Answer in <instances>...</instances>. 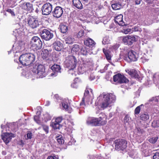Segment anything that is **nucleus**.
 <instances>
[{
    "label": "nucleus",
    "instance_id": "43",
    "mask_svg": "<svg viewBox=\"0 0 159 159\" xmlns=\"http://www.w3.org/2000/svg\"><path fill=\"white\" fill-rule=\"evenodd\" d=\"M63 120L62 116H59L56 118L55 121L60 124Z\"/></svg>",
    "mask_w": 159,
    "mask_h": 159
},
{
    "label": "nucleus",
    "instance_id": "18",
    "mask_svg": "<svg viewBox=\"0 0 159 159\" xmlns=\"http://www.w3.org/2000/svg\"><path fill=\"white\" fill-rule=\"evenodd\" d=\"M123 16L122 14H120L115 18V22L118 24L119 25L122 26L126 25L125 23L123 21Z\"/></svg>",
    "mask_w": 159,
    "mask_h": 159
},
{
    "label": "nucleus",
    "instance_id": "38",
    "mask_svg": "<svg viewBox=\"0 0 159 159\" xmlns=\"http://www.w3.org/2000/svg\"><path fill=\"white\" fill-rule=\"evenodd\" d=\"M65 42L67 44H72L73 42V39L70 37H68V38H66V39Z\"/></svg>",
    "mask_w": 159,
    "mask_h": 159
},
{
    "label": "nucleus",
    "instance_id": "58",
    "mask_svg": "<svg viewBox=\"0 0 159 159\" xmlns=\"http://www.w3.org/2000/svg\"><path fill=\"white\" fill-rule=\"evenodd\" d=\"M20 142L21 143V144L22 145H24V143H23V140H21L20 141Z\"/></svg>",
    "mask_w": 159,
    "mask_h": 159
},
{
    "label": "nucleus",
    "instance_id": "13",
    "mask_svg": "<svg viewBox=\"0 0 159 159\" xmlns=\"http://www.w3.org/2000/svg\"><path fill=\"white\" fill-rule=\"evenodd\" d=\"M2 139L4 143L7 144L11 139L12 137H15V134L11 133H9L7 132H5L3 133L2 135Z\"/></svg>",
    "mask_w": 159,
    "mask_h": 159
},
{
    "label": "nucleus",
    "instance_id": "56",
    "mask_svg": "<svg viewBox=\"0 0 159 159\" xmlns=\"http://www.w3.org/2000/svg\"><path fill=\"white\" fill-rule=\"evenodd\" d=\"M84 104V100L83 99L82 102L80 103V105H83Z\"/></svg>",
    "mask_w": 159,
    "mask_h": 159
},
{
    "label": "nucleus",
    "instance_id": "50",
    "mask_svg": "<svg viewBox=\"0 0 159 159\" xmlns=\"http://www.w3.org/2000/svg\"><path fill=\"white\" fill-rule=\"evenodd\" d=\"M69 73L71 74L72 75L75 76L76 75L75 71H74L73 70H71L70 71L69 70Z\"/></svg>",
    "mask_w": 159,
    "mask_h": 159
},
{
    "label": "nucleus",
    "instance_id": "26",
    "mask_svg": "<svg viewBox=\"0 0 159 159\" xmlns=\"http://www.w3.org/2000/svg\"><path fill=\"white\" fill-rule=\"evenodd\" d=\"M103 51L106 56V58L107 60H111V56L110 55V52L108 50L103 49Z\"/></svg>",
    "mask_w": 159,
    "mask_h": 159
},
{
    "label": "nucleus",
    "instance_id": "25",
    "mask_svg": "<svg viewBox=\"0 0 159 159\" xmlns=\"http://www.w3.org/2000/svg\"><path fill=\"white\" fill-rule=\"evenodd\" d=\"M51 69L54 72H58L60 71L61 67L59 65L54 64L51 67Z\"/></svg>",
    "mask_w": 159,
    "mask_h": 159
},
{
    "label": "nucleus",
    "instance_id": "49",
    "mask_svg": "<svg viewBox=\"0 0 159 159\" xmlns=\"http://www.w3.org/2000/svg\"><path fill=\"white\" fill-rule=\"evenodd\" d=\"M124 121L125 122H128L129 120V116L128 115H126L124 118Z\"/></svg>",
    "mask_w": 159,
    "mask_h": 159
},
{
    "label": "nucleus",
    "instance_id": "27",
    "mask_svg": "<svg viewBox=\"0 0 159 159\" xmlns=\"http://www.w3.org/2000/svg\"><path fill=\"white\" fill-rule=\"evenodd\" d=\"M80 49L79 46L78 44H75L73 45L71 51L76 53L79 51Z\"/></svg>",
    "mask_w": 159,
    "mask_h": 159
},
{
    "label": "nucleus",
    "instance_id": "22",
    "mask_svg": "<svg viewBox=\"0 0 159 159\" xmlns=\"http://www.w3.org/2000/svg\"><path fill=\"white\" fill-rule=\"evenodd\" d=\"M72 4L79 9H81L83 8V5L80 0H72Z\"/></svg>",
    "mask_w": 159,
    "mask_h": 159
},
{
    "label": "nucleus",
    "instance_id": "8",
    "mask_svg": "<svg viewBox=\"0 0 159 159\" xmlns=\"http://www.w3.org/2000/svg\"><path fill=\"white\" fill-rule=\"evenodd\" d=\"M127 57H124V59L128 62L135 61L137 60L138 55L137 53L133 50H130L128 53Z\"/></svg>",
    "mask_w": 159,
    "mask_h": 159
},
{
    "label": "nucleus",
    "instance_id": "51",
    "mask_svg": "<svg viewBox=\"0 0 159 159\" xmlns=\"http://www.w3.org/2000/svg\"><path fill=\"white\" fill-rule=\"evenodd\" d=\"M137 129L139 133H140L141 134H142L143 133V129H141L139 127L137 128Z\"/></svg>",
    "mask_w": 159,
    "mask_h": 159
},
{
    "label": "nucleus",
    "instance_id": "29",
    "mask_svg": "<svg viewBox=\"0 0 159 159\" xmlns=\"http://www.w3.org/2000/svg\"><path fill=\"white\" fill-rule=\"evenodd\" d=\"M57 142L59 144H63L64 142L63 138L61 135H59L56 138Z\"/></svg>",
    "mask_w": 159,
    "mask_h": 159
},
{
    "label": "nucleus",
    "instance_id": "9",
    "mask_svg": "<svg viewBox=\"0 0 159 159\" xmlns=\"http://www.w3.org/2000/svg\"><path fill=\"white\" fill-rule=\"evenodd\" d=\"M113 81L119 83H126L129 81L123 75L118 73L113 77Z\"/></svg>",
    "mask_w": 159,
    "mask_h": 159
},
{
    "label": "nucleus",
    "instance_id": "30",
    "mask_svg": "<svg viewBox=\"0 0 159 159\" xmlns=\"http://www.w3.org/2000/svg\"><path fill=\"white\" fill-rule=\"evenodd\" d=\"M149 118V116L147 114H141L140 116V120L145 121L148 120Z\"/></svg>",
    "mask_w": 159,
    "mask_h": 159
},
{
    "label": "nucleus",
    "instance_id": "37",
    "mask_svg": "<svg viewBox=\"0 0 159 159\" xmlns=\"http://www.w3.org/2000/svg\"><path fill=\"white\" fill-rule=\"evenodd\" d=\"M42 127L43 129L45 132L46 134H48L49 132L48 126L47 125H42Z\"/></svg>",
    "mask_w": 159,
    "mask_h": 159
},
{
    "label": "nucleus",
    "instance_id": "24",
    "mask_svg": "<svg viewBox=\"0 0 159 159\" xmlns=\"http://www.w3.org/2000/svg\"><path fill=\"white\" fill-rule=\"evenodd\" d=\"M153 80L156 85L159 86V74L155 73L153 76Z\"/></svg>",
    "mask_w": 159,
    "mask_h": 159
},
{
    "label": "nucleus",
    "instance_id": "15",
    "mask_svg": "<svg viewBox=\"0 0 159 159\" xmlns=\"http://www.w3.org/2000/svg\"><path fill=\"white\" fill-rule=\"evenodd\" d=\"M63 8L60 6H56L52 11L53 16L58 18L61 17L63 14Z\"/></svg>",
    "mask_w": 159,
    "mask_h": 159
},
{
    "label": "nucleus",
    "instance_id": "28",
    "mask_svg": "<svg viewBox=\"0 0 159 159\" xmlns=\"http://www.w3.org/2000/svg\"><path fill=\"white\" fill-rule=\"evenodd\" d=\"M60 27L61 32L63 33H65L68 30V28L67 26L64 25H60Z\"/></svg>",
    "mask_w": 159,
    "mask_h": 159
},
{
    "label": "nucleus",
    "instance_id": "34",
    "mask_svg": "<svg viewBox=\"0 0 159 159\" xmlns=\"http://www.w3.org/2000/svg\"><path fill=\"white\" fill-rule=\"evenodd\" d=\"M50 125L54 129H59L60 126V124L55 121L52 122Z\"/></svg>",
    "mask_w": 159,
    "mask_h": 159
},
{
    "label": "nucleus",
    "instance_id": "54",
    "mask_svg": "<svg viewBox=\"0 0 159 159\" xmlns=\"http://www.w3.org/2000/svg\"><path fill=\"white\" fill-rule=\"evenodd\" d=\"M156 123V122L155 121H153V122L152 123V126L154 127H156L157 126H158L155 125Z\"/></svg>",
    "mask_w": 159,
    "mask_h": 159
},
{
    "label": "nucleus",
    "instance_id": "48",
    "mask_svg": "<svg viewBox=\"0 0 159 159\" xmlns=\"http://www.w3.org/2000/svg\"><path fill=\"white\" fill-rule=\"evenodd\" d=\"M79 86L78 85H77L76 84H75V83L74 82L71 84V87L74 88L76 89L78 88Z\"/></svg>",
    "mask_w": 159,
    "mask_h": 159
},
{
    "label": "nucleus",
    "instance_id": "42",
    "mask_svg": "<svg viewBox=\"0 0 159 159\" xmlns=\"http://www.w3.org/2000/svg\"><path fill=\"white\" fill-rule=\"evenodd\" d=\"M62 105L63 107L66 110L68 109V105L67 102H62Z\"/></svg>",
    "mask_w": 159,
    "mask_h": 159
},
{
    "label": "nucleus",
    "instance_id": "36",
    "mask_svg": "<svg viewBox=\"0 0 159 159\" xmlns=\"http://www.w3.org/2000/svg\"><path fill=\"white\" fill-rule=\"evenodd\" d=\"M132 30L131 29H124L122 30V32L125 34H127L130 33H131Z\"/></svg>",
    "mask_w": 159,
    "mask_h": 159
},
{
    "label": "nucleus",
    "instance_id": "14",
    "mask_svg": "<svg viewBox=\"0 0 159 159\" xmlns=\"http://www.w3.org/2000/svg\"><path fill=\"white\" fill-rule=\"evenodd\" d=\"M19 7L23 10L28 12H30L33 9V4L30 2H23L20 4Z\"/></svg>",
    "mask_w": 159,
    "mask_h": 159
},
{
    "label": "nucleus",
    "instance_id": "1",
    "mask_svg": "<svg viewBox=\"0 0 159 159\" xmlns=\"http://www.w3.org/2000/svg\"><path fill=\"white\" fill-rule=\"evenodd\" d=\"M35 55L31 53L23 54L20 56L19 60L20 62L24 66H29L32 64L35 60Z\"/></svg>",
    "mask_w": 159,
    "mask_h": 159
},
{
    "label": "nucleus",
    "instance_id": "19",
    "mask_svg": "<svg viewBox=\"0 0 159 159\" xmlns=\"http://www.w3.org/2000/svg\"><path fill=\"white\" fill-rule=\"evenodd\" d=\"M98 118H93L87 121V123L91 124L93 126H101Z\"/></svg>",
    "mask_w": 159,
    "mask_h": 159
},
{
    "label": "nucleus",
    "instance_id": "59",
    "mask_svg": "<svg viewBox=\"0 0 159 159\" xmlns=\"http://www.w3.org/2000/svg\"><path fill=\"white\" fill-rule=\"evenodd\" d=\"M83 0L86 2H88L89 1V0Z\"/></svg>",
    "mask_w": 159,
    "mask_h": 159
},
{
    "label": "nucleus",
    "instance_id": "11",
    "mask_svg": "<svg viewBox=\"0 0 159 159\" xmlns=\"http://www.w3.org/2000/svg\"><path fill=\"white\" fill-rule=\"evenodd\" d=\"M122 41L125 45L131 46L133 43L136 41L135 37L133 35H128L122 37Z\"/></svg>",
    "mask_w": 159,
    "mask_h": 159
},
{
    "label": "nucleus",
    "instance_id": "40",
    "mask_svg": "<svg viewBox=\"0 0 159 159\" xmlns=\"http://www.w3.org/2000/svg\"><path fill=\"white\" fill-rule=\"evenodd\" d=\"M74 82L75 83V84H76L79 86L82 83V81L78 77L75 78L74 80Z\"/></svg>",
    "mask_w": 159,
    "mask_h": 159
},
{
    "label": "nucleus",
    "instance_id": "33",
    "mask_svg": "<svg viewBox=\"0 0 159 159\" xmlns=\"http://www.w3.org/2000/svg\"><path fill=\"white\" fill-rule=\"evenodd\" d=\"M158 139V137L157 136L153 137L150 138L149 139L148 141L151 143L154 144L157 142Z\"/></svg>",
    "mask_w": 159,
    "mask_h": 159
},
{
    "label": "nucleus",
    "instance_id": "10",
    "mask_svg": "<svg viewBox=\"0 0 159 159\" xmlns=\"http://www.w3.org/2000/svg\"><path fill=\"white\" fill-rule=\"evenodd\" d=\"M41 38L46 41H48L52 39L53 34L47 29H44L40 33Z\"/></svg>",
    "mask_w": 159,
    "mask_h": 159
},
{
    "label": "nucleus",
    "instance_id": "4",
    "mask_svg": "<svg viewBox=\"0 0 159 159\" xmlns=\"http://www.w3.org/2000/svg\"><path fill=\"white\" fill-rule=\"evenodd\" d=\"M115 149L118 151H123L127 147V143L125 139H117L114 142Z\"/></svg>",
    "mask_w": 159,
    "mask_h": 159
},
{
    "label": "nucleus",
    "instance_id": "20",
    "mask_svg": "<svg viewBox=\"0 0 159 159\" xmlns=\"http://www.w3.org/2000/svg\"><path fill=\"white\" fill-rule=\"evenodd\" d=\"M84 44L86 46L92 48L94 46L96 43L92 39L88 38L84 41Z\"/></svg>",
    "mask_w": 159,
    "mask_h": 159
},
{
    "label": "nucleus",
    "instance_id": "53",
    "mask_svg": "<svg viewBox=\"0 0 159 159\" xmlns=\"http://www.w3.org/2000/svg\"><path fill=\"white\" fill-rule=\"evenodd\" d=\"M106 40V38H104L103 39V41H102V43L103 44H107L108 43V42H107L106 41H105V40Z\"/></svg>",
    "mask_w": 159,
    "mask_h": 159
},
{
    "label": "nucleus",
    "instance_id": "60",
    "mask_svg": "<svg viewBox=\"0 0 159 159\" xmlns=\"http://www.w3.org/2000/svg\"><path fill=\"white\" fill-rule=\"evenodd\" d=\"M152 100H153V99H150V100H149V101H152Z\"/></svg>",
    "mask_w": 159,
    "mask_h": 159
},
{
    "label": "nucleus",
    "instance_id": "41",
    "mask_svg": "<svg viewBox=\"0 0 159 159\" xmlns=\"http://www.w3.org/2000/svg\"><path fill=\"white\" fill-rule=\"evenodd\" d=\"M84 31L83 30H81L77 34V37L78 38H80L82 37L84 35Z\"/></svg>",
    "mask_w": 159,
    "mask_h": 159
},
{
    "label": "nucleus",
    "instance_id": "46",
    "mask_svg": "<svg viewBox=\"0 0 159 159\" xmlns=\"http://www.w3.org/2000/svg\"><path fill=\"white\" fill-rule=\"evenodd\" d=\"M6 11L11 14L12 16L15 15L14 11L8 8L6 10Z\"/></svg>",
    "mask_w": 159,
    "mask_h": 159
},
{
    "label": "nucleus",
    "instance_id": "55",
    "mask_svg": "<svg viewBox=\"0 0 159 159\" xmlns=\"http://www.w3.org/2000/svg\"><path fill=\"white\" fill-rule=\"evenodd\" d=\"M54 97L57 99H58L59 98V96L58 94H56L54 95Z\"/></svg>",
    "mask_w": 159,
    "mask_h": 159
},
{
    "label": "nucleus",
    "instance_id": "23",
    "mask_svg": "<svg viewBox=\"0 0 159 159\" xmlns=\"http://www.w3.org/2000/svg\"><path fill=\"white\" fill-rule=\"evenodd\" d=\"M52 50H49V51L47 49H44L43 50L41 55L42 58L43 59H47L48 58V55H49V51L51 52Z\"/></svg>",
    "mask_w": 159,
    "mask_h": 159
},
{
    "label": "nucleus",
    "instance_id": "35",
    "mask_svg": "<svg viewBox=\"0 0 159 159\" xmlns=\"http://www.w3.org/2000/svg\"><path fill=\"white\" fill-rule=\"evenodd\" d=\"M91 59L90 58H86L84 61V64L85 65H91L92 64Z\"/></svg>",
    "mask_w": 159,
    "mask_h": 159
},
{
    "label": "nucleus",
    "instance_id": "17",
    "mask_svg": "<svg viewBox=\"0 0 159 159\" xmlns=\"http://www.w3.org/2000/svg\"><path fill=\"white\" fill-rule=\"evenodd\" d=\"M125 71L132 78L137 79H139V76L138 72L135 70L131 69L130 70H127Z\"/></svg>",
    "mask_w": 159,
    "mask_h": 159
},
{
    "label": "nucleus",
    "instance_id": "7",
    "mask_svg": "<svg viewBox=\"0 0 159 159\" xmlns=\"http://www.w3.org/2000/svg\"><path fill=\"white\" fill-rule=\"evenodd\" d=\"M32 71L33 73L37 74L39 78H42L46 75L45 67L42 65H38L37 68H34Z\"/></svg>",
    "mask_w": 159,
    "mask_h": 159
},
{
    "label": "nucleus",
    "instance_id": "16",
    "mask_svg": "<svg viewBox=\"0 0 159 159\" xmlns=\"http://www.w3.org/2000/svg\"><path fill=\"white\" fill-rule=\"evenodd\" d=\"M107 116L104 113H101L100 114L99 119V123L101 125H104L107 123Z\"/></svg>",
    "mask_w": 159,
    "mask_h": 159
},
{
    "label": "nucleus",
    "instance_id": "52",
    "mask_svg": "<svg viewBox=\"0 0 159 159\" xmlns=\"http://www.w3.org/2000/svg\"><path fill=\"white\" fill-rule=\"evenodd\" d=\"M136 4H140L141 0H134Z\"/></svg>",
    "mask_w": 159,
    "mask_h": 159
},
{
    "label": "nucleus",
    "instance_id": "6",
    "mask_svg": "<svg viewBox=\"0 0 159 159\" xmlns=\"http://www.w3.org/2000/svg\"><path fill=\"white\" fill-rule=\"evenodd\" d=\"M31 43L32 47L36 50L40 49L42 47L43 43L37 36H34L32 38Z\"/></svg>",
    "mask_w": 159,
    "mask_h": 159
},
{
    "label": "nucleus",
    "instance_id": "21",
    "mask_svg": "<svg viewBox=\"0 0 159 159\" xmlns=\"http://www.w3.org/2000/svg\"><path fill=\"white\" fill-rule=\"evenodd\" d=\"M53 47L56 51H60L62 48V44L60 41H56L53 44Z\"/></svg>",
    "mask_w": 159,
    "mask_h": 159
},
{
    "label": "nucleus",
    "instance_id": "39",
    "mask_svg": "<svg viewBox=\"0 0 159 159\" xmlns=\"http://www.w3.org/2000/svg\"><path fill=\"white\" fill-rule=\"evenodd\" d=\"M143 104L137 107L134 110V114H138L139 113L141 109L140 107L142 106Z\"/></svg>",
    "mask_w": 159,
    "mask_h": 159
},
{
    "label": "nucleus",
    "instance_id": "32",
    "mask_svg": "<svg viewBox=\"0 0 159 159\" xmlns=\"http://www.w3.org/2000/svg\"><path fill=\"white\" fill-rule=\"evenodd\" d=\"M112 9L114 10H117L120 9L121 7V5L119 3H116L111 5Z\"/></svg>",
    "mask_w": 159,
    "mask_h": 159
},
{
    "label": "nucleus",
    "instance_id": "57",
    "mask_svg": "<svg viewBox=\"0 0 159 159\" xmlns=\"http://www.w3.org/2000/svg\"><path fill=\"white\" fill-rule=\"evenodd\" d=\"M96 159H102V157L101 156H98L97 157H95Z\"/></svg>",
    "mask_w": 159,
    "mask_h": 159
},
{
    "label": "nucleus",
    "instance_id": "44",
    "mask_svg": "<svg viewBox=\"0 0 159 159\" xmlns=\"http://www.w3.org/2000/svg\"><path fill=\"white\" fill-rule=\"evenodd\" d=\"M153 159H159V152H156L153 156Z\"/></svg>",
    "mask_w": 159,
    "mask_h": 159
},
{
    "label": "nucleus",
    "instance_id": "12",
    "mask_svg": "<svg viewBox=\"0 0 159 159\" xmlns=\"http://www.w3.org/2000/svg\"><path fill=\"white\" fill-rule=\"evenodd\" d=\"M52 5L50 3H46L44 4L42 7V13L44 15H48L52 12Z\"/></svg>",
    "mask_w": 159,
    "mask_h": 159
},
{
    "label": "nucleus",
    "instance_id": "61",
    "mask_svg": "<svg viewBox=\"0 0 159 159\" xmlns=\"http://www.w3.org/2000/svg\"><path fill=\"white\" fill-rule=\"evenodd\" d=\"M158 39H159V38L157 39V40H158Z\"/></svg>",
    "mask_w": 159,
    "mask_h": 159
},
{
    "label": "nucleus",
    "instance_id": "31",
    "mask_svg": "<svg viewBox=\"0 0 159 159\" xmlns=\"http://www.w3.org/2000/svg\"><path fill=\"white\" fill-rule=\"evenodd\" d=\"M88 49L85 47L82 48L80 49V54L83 55H87L89 53L88 51Z\"/></svg>",
    "mask_w": 159,
    "mask_h": 159
},
{
    "label": "nucleus",
    "instance_id": "5",
    "mask_svg": "<svg viewBox=\"0 0 159 159\" xmlns=\"http://www.w3.org/2000/svg\"><path fill=\"white\" fill-rule=\"evenodd\" d=\"M27 21L28 26L33 29L37 28L39 25L38 18L36 16H30Z\"/></svg>",
    "mask_w": 159,
    "mask_h": 159
},
{
    "label": "nucleus",
    "instance_id": "47",
    "mask_svg": "<svg viewBox=\"0 0 159 159\" xmlns=\"http://www.w3.org/2000/svg\"><path fill=\"white\" fill-rule=\"evenodd\" d=\"M32 134L30 131H29L27 134V136L28 138L29 139H31L32 138Z\"/></svg>",
    "mask_w": 159,
    "mask_h": 159
},
{
    "label": "nucleus",
    "instance_id": "2",
    "mask_svg": "<svg viewBox=\"0 0 159 159\" xmlns=\"http://www.w3.org/2000/svg\"><path fill=\"white\" fill-rule=\"evenodd\" d=\"M77 63V60L74 56H69L64 61V66L70 71L75 68Z\"/></svg>",
    "mask_w": 159,
    "mask_h": 159
},
{
    "label": "nucleus",
    "instance_id": "45",
    "mask_svg": "<svg viewBox=\"0 0 159 159\" xmlns=\"http://www.w3.org/2000/svg\"><path fill=\"white\" fill-rule=\"evenodd\" d=\"M47 159H59L57 156H48Z\"/></svg>",
    "mask_w": 159,
    "mask_h": 159
},
{
    "label": "nucleus",
    "instance_id": "3",
    "mask_svg": "<svg viewBox=\"0 0 159 159\" xmlns=\"http://www.w3.org/2000/svg\"><path fill=\"white\" fill-rule=\"evenodd\" d=\"M116 100L115 96L111 93H107L103 95L101 107L103 109L107 107L109 105Z\"/></svg>",
    "mask_w": 159,
    "mask_h": 159
}]
</instances>
